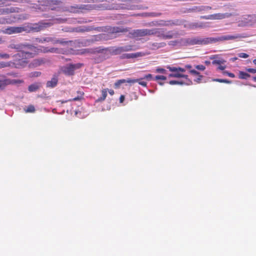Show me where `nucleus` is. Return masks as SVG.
I'll return each mask as SVG.
<instances>
[{
	"mask_svg": "<svg viewBox=\"0 0 256 256\" xmlns=\"http://www.w3.org/2000/svg\"><path fill=\"white\" fill-rule=\"evenodd\" d=\"M138 82H138L140 85L144 86V87H146V84H147V83L146 82H144V81H142V79L141 78H138V79H137Z\"/></svg>",
	"mask_w": 256,
	"mask_h": 256,
	"instance_id": "nucleus-31",
	"label": "nucleus"
},
{
	"mask_svg": "<svg viewBox=\"0 0 256 256\" xmlns=\"http://www.w3.org/2000/svg\"><path fill=\"white\" fill-rule=\"evenodd\" d=\"M83 66L82 64L77 63L75 64H69L61 68L60 71L67 76H72L74 74V70L79 69Z\"/></svg>",
	"mask_w": 256,
	"mask_h": 256,
	"instance_id": "nucleus-8",
	"label": "nucleus"
},
{
	"mask_svg": "<svg viewBox=\"0 0 256 256\" xmlns=\"http://www.w3.org/2000/svg\"><path fill=\"white\" fill-rule=\"evenodd\" d=\"M62 30L67 32H74V27L67 26L62 29Z\"/></svg>",
	"mask_w": 256,
	"mask_h": 256,
	"instance_id": "nucleus-27",
	"label": "nucleus"
},
{
	"mask_svg": "<svg viewBox=\"0 0 256 256\" xmlns=\"http://www.w3.org/2000/svg\"><path fill=\"white\" fill-rule=\"evenodd\" d=\"M10 66V64L8 62H0V68L8 67Z\"/></svg>",
	"mask_w": 256,
	"mask_h": 256,
	"instance_id": "nucleus-30",
	"label": "nucleus"
},
{
	"mask_svg": "<svg viewBox=\"0 0 256 256\" xmlns=\"http://www.w3.org/2000/svg\"><path fill=\"white\" fill-rule=\"evenodd\" d=\"M152 75L151 74H146V76H144L142 78V79H146L148 80H150L152 78Z\"/></svg>",
	"mask_w": 256,
	"mask_h": 256,
	"instance_id": "nucleus-40",
	"label": "nucleus"
},
{
	"mask_svg": "<svg viewBox=\"0 0 256 256\" xmlns=\"http://www.w3.org/2000/svg\"><path fill=\"white\" fill-rule=\"evenodd\" d=\"M212 8L210 6H194L192 8H186L184 12H198L205 11H208L211 10Z\"/></svg>",
	"mask_w": 256,
	"mask_h": 256,
	"instance_id": "nucleus-11",
	"label": "nucleus"
},
{
	"mask_svg": "<svg viewBox=\"0 0 256 256\" xmlns=\"http://www.w3.org/2000/svg\"><path fill=\"white\" fill-rule=\"evenodd\" d=\"M238 56L240 58H246L248 56V55L246 53L242 52V53L238 54Z\"/></svg>",
	"mask_w": 256,
	"mask_h": 256,
	"instance_id": "nucleus-36",
	"label": "nucleus"
},
{
	"mask_svg": "<svg viewBox=\"0 0 256 256\" xmlns=\"http://www.w3.org/2000/svg\"><path fill=\"white\" fill-rule=\"evenodd\" d=\"M152 46L156 47V48H161L166 46L165 42H154L152 44Z\"/></svg>",
	"mask_w": 256,
	"mask_h": 256,
	"instance_id": "nucleus-24",
	"label": "nucleus"
},
{
	"mask_svg": "<svg viewBox=\"0 0 256 256\" xmlns=\"http://www.w3.org/2000/svg\"><path fill=\"white\" fill-rule=\"evenodd\" d=\"M212 14L208 15V16H200V18L201 19H204V20H212Z\"/></svg>",
	"mask_w": 256,
	"mask_h": 256,
	"instance_id": "nucleus-37",
	"label": "nucleus"
},
{
	"mask_svg": "<svg viewBox=\"0 0 256 256\" xmlns=\"http://www.w3.org/2000/svg\"><path fill=\"white\" fill-rule=\"evenodd\" d=\"M65 21H66V20H64V19H62V18H60V22H64Z\"/></svg>",
	"mask_w": 256,
	"mask_h": 256,
	"instance_id": "nucleus-58",
	"label": "nucleus"
},
{
	"mask_svg": "<svg viewBox=\"0 0 256 256\" xmlns=\"http://www.w3.org/2000/svg\"><path fill=\"white\" fill-rule=\"evenodd\" d=\"M184 82L182 81L178 80H170L169 82V84L171 85L174 84H183Z\"/></svg>",
	"mask_w": 256,
	"mask_h": 256,
	"instance_id": "nucleus-28",
	"label": "nucleus"
},
{
	"mask_svg": "<svg viewBox=\"0 0 256 256\" xmlns=\"http://www.w3.org/2000/svg\"><path fill=\"white\" fill-rule=\"evenodd\" d=\"M41 84L40 83H34L29 86L28 90L30 92H36L38 90Z\"/></svg>",
	"mask_w": 256,
	"mask_h": 256,
	"instance_id": "nucleus-19",
	"label": "nucleus"
},
{
	"mask_svg": "<svg viewBox=\"0 0 256 256\" xmlns=\"http://www.w3.org/2000/svg\"><path fill=\"white\" fill-rule=\"evenodd\" d=\"M246 71L248 72L252 73V74L256 73V68H246Z\"/></svg>",
	"mask_w": 256,
	"mask_h": 256,
	"instance_id": "nucleus-42",
	"label": "nucleus"
},
{
	"mask_svg": "<svg viewBox=\"0 0 256 256\" xmlns=\"http://www.w3.org/2000/svg\"><path fill=\"white\" fill-rule=\"evenodd\" d=\"M161 15V13H152V16H158Z\"/></svg>",
	"mask_w": 256,
	"mask_h": 256,
	"instance_id": "nucleus-52",
	"label": "nucleus"
},
{
	"mask_svg": "<svg viewBox=\"0 0 256 256\" xmlns=\"http://www.w3.org/2000/svg\"><path fill=\"white\" fill-rule=\"evenodd\" d=\"M36 111L34 106L33 105H29L26 108H24V112L26 113L34 112Z\"/></svg>",
	"mask_w": 256,
	"mask_h": 256,
	"instance_id": "nucleus-23",
	"label": "nucleus"
},
{
	"mask_svg": "<svg viewBox=\"0 0 256 256\" xmlns=\"http://www.w3.org/2000/svg\"><path fill=\"white\" fill-rule=\"evenodd\" d=\"M158 33L159 34L160 32L158 28H144L132 30L129 32V34L132 37L137 38V40L142 41L144 39L139 38L157 34Z\"/></svg>",
	"mask_w": 256,
	"mask_h": 256,
	"instance_id": "nucleus-5",
	"label": "nucleus"
},
{
	"mask_svg": "<svg viewBox=\"0 0 256 256\" xmlns=\"http://www.w3.org/2000/svg\"><path fill=\"white\" fill-rule=\"evenodd\" d=\"M176 22H173L172 20L168 21L167 23H165L164 24H158V25L160 26H172V25H176L177 24Z\"/></svg>",
	"mask_w": 256,
	"mask_h": 256,
	"instance_id": "nucleus-25",
	"label": "nucleus"
},
{
	"mask_svg": "<svg viewBox=\"0 0 256 256\" xmlns=\"http://www.w3.org/2000/svg\"><path fill=\"white\" fill-rule=\"evenodd\" d=\"M252 78L254 81L256 82V76H254Z\"/></svg>",
	"mask_w": 256,
	"mask_h": 256,
	"instance_id": "nucleus-60",
	"label": "nucleus"
},
{
	"mask_svg": "<svg viewBox=\"0 0 256 256\" xmlns=\"http://www.w3.org/2000/svg\"><path fill=\"white\" fill-rule=\"evenodd\" d=\"M226 66H218V69L220 70H224L225 68H226Z\"/></svg>",
	"mask_w": 256,
	"mask_h": 256,
	"instance_id": "nucleus-49",
	"label": "nucleus"
},
{
	"mask_svg": "<svg viewBox=\"0 0 256 256\" xmlns=\"http://www.w3.org/2000/svg\"><path fill=\"white\" fill-rule=\"evenodd\" d=\"M82 98V96H77V97H76L74 98H73L72 99H70L68 100H66V101H62V103H64V102H67L68 101H78V100H81Z\"/></svg>",
	"mask_w": 256,
	"mask_h": 256,
	"instance_id": "nucleus-32",
	"label": "nucleus"
},
{
	"mask_svg": "<svg viewBox=\"0 0 256 256\" xmlns=\"http://www.w3.org/2000/svg\"><path fill=\"white\" fill-rule=\"evenodd\" d=\"M160 85H162L163 84V83L162 82H158Z\"/></svg>",
	"mask_w": 256,
	"mask_h": 256,
	"instance_id": "nucleus-63",
	"label": "nucleus"
},
{
	"mask_svg": "<svg viewBox=\"0 0 256 256\" xmlns=\"http://www.w3.org/2000/svg\"><path fill=\"white\" fill-rule=\"evenodd\" d=\"M138 82L137 79H131V78H127L126 79V82L130 83V84H134L136 82Z\"/></svg>",
	"mask_w": 256,
	"mask_h": 256,
	"instance_id": "nucleus-33",
	"label": "nucleus"
},
{
	"mask_svg": "<svg viewBox=\"0 0 256 256\" xmlns=\"http://www.w3.org/2000/svg\"><path fill=\"white\" fill-rule=\"evenodd\" d=\"M120 48H122V47H120Z\"/></svg>",
	"mask_w": 256,
	"mask_h": 256,
	"instance_id": "nucleus-64",
	"label": "nucleus"
},
{
	"mask_svg": "<svg viewBox=\"0 0 256 256\" xmlns=\"http://www.w3.org/2000/svg\"><path fill=\"white\" fill-rule=\"evenodd\" d=\"M102 96L101 97L99 98L96 100V102L104 101L106 99V96H107V90H106V89H103L102 90Z\"/></svg>",
	"mask_w": 256,
	"mask_h": 256,
	"instance_id": "nucleus-22",
	"label": "nucleus"
},
{
	"mask_svg": "<svg viewBox=\"0 0 256 256\" xmlns=\"http://www.w3.org/2000/svg\"><path fill=\"white\" fill-rule=\"evenodd\" d=\"M148 53L142 52H136L134 53L130 54H122L120 56L121 58H137L138 57H142L148 54Z\"/></svg>",
	"mask_w": 256,
	"mask_h": 256,
	"instance_id": "nucleus-13",
	"label": "nucleus"
},
{
	"mask_svg": "<svg viewBox=\"0 0 256 256\" xmlns=\"http://www.w3.org/2000/svg\"><path fill=\"white\" fill-rule=\"evenodd\" d=\"M186 68H192V66H190V65H188V66H186Z\"/></svg>",
	"mask_w": 256,
	"mask_h": 256,
	"instance_id": "nucleus-61",
	"label": "nucleus"
},
{
	"mask_svg": "<svg viewBox=\"0 0 256 256\" xmlns=\"http://www.w3.org/2000/svg\"><path fill=\"white\" fill-rule=\"evenodd\" d=\"M95 8L96 6L94 4H75L68 7V10L70 12L78 13V10H90Z\"/></svg>",
	"mask_w": 256,
	"mask_h": 256,
	"instance_id": "nucleus-9",
	"label": "nucleus"
},
{
	"mask_svg": "<svg viewBox=\"0 0 256 256\" xmlns=\"http://www.w3.org/2000/svg\"><path fill=\"white\" fill-rule=\"evenodd\" d=\"M35 73L36 74V76H38L40 74V72H36Z\"/></svg>",
	"mask_w": 256,
	"mask_h": 256,
	"instance_id": "nucleus-56",
	"label": "nucleus"
},
{
	"mask_svg": "<svg viewBox=\"0 0 256 256\" xmlns=\"http://www.w3.org/2000/svg\"><path fill=\"white\" fill-rule=\"evenodd\" d=\"M212 63L214 64H220L222 63V62L220 60H214L212 61Z\"/></svg>",
	"mask_w": 256,
	"mask_h": 256,
	"instance_id": "nucleus-46",
	"label": "nucleus"
},
{
	"mask_svg": "<svg viewBox=\"0 0 256 256\" xmlns=\"http://www.w3.org/2000/svg\"><path fill=\"white\" fill-rule=\"evenodd\" d=\"M214 80L216 82H224V83H226V84H230L231 82L230 80H224V79L217 78V79H215Z\"/></svg>",
	"mask_w": 256,
	"mask_h": 256,
	"instance_id": "nucleus-29",
	"label": "nucleus"
},
{
	"mask_svg": "<svg viewBox=\"0 0 256 256\" xmlns=\"http://www.w3.org/2000/svg\"><path fill=\"white\" fill-rule=\"evenodd\" d=\"M168 44L172 46H182V39L169 42Z\"/></svg>",
	"mask_w": 256,
	"mask_h": 256,
	"instance_id": "nucleus-21",
	"label": "nucleus"
},
{
	"mask_svg": "<svg viewBox=\"0 0 256 256\" xmlns=\"http://www.w3.org/2000/svg\"><path fill=\"white\" fill-rule=\"evenodd\" d=\"M224 74H227L228 76L230 77V78H234L235 77V75L233 74V73H231V72H224Z\"/></svg>",
	"mask_w": 256,
	"mask_h": 256,
	"instance_id": "nucleus-44",
	"label": "nucleus"
},
{
	"mask_svg": "<svg viewBox=\"0 0 256 256\" xmlns=\"http://www.w3.org/2000/svg\"><path fill=\"white\" fill-rule=\"evenodd\" d=\"M208 27L207 23L204 22H192L188 24V28L190 29H194L197 28H205Z\"/></svg>",
	"mask_w": 256,
	"mask_h": 256,
	"instance_id": "nucleus-14",
	"label": "nucleus"
},
{
	"mask_svg": "<svg viewBox=\"0 0 256 256\" xmlns=\"http://www.w3.org/2000/svg\"><path fill=\"white\" fill-rule=\"evenodd\" d=\"M178 72H184L186 70L182 68L178 67Z\"/></svg>",
	"mask_w": 256,
	"mask_h": 256,
	"instance_id": "nucleus-50",
	"label": "nucleus"
},
{
	"mask_svg": "<svg viewBox=\"0 0 256 256\" xmlns=\"http://www.w3.org/2000/svg\"><path fill=\"white\" fill-rule=\"evenodd\" d=\"M58 82V76L54 74L50 80L47 82L46 86L47 88H52L56 86Z\"/></svg>",
	"mask_w": 256,
	"mask_h": 256,
	"instance_id": "nucleus-16",
	"label": "nucleus"
},
{
	"mask_svg": "<svg viewBox=\"0 0 256 256\" xmlns=\"http://www.w3.org/2000/svg\"><path fill=\"white\" fill-rule=\"evenodd\" d=\"M156 72L160 73L166 74V70L162 68H158L156 70Z\"/></svg>",
	"mask_w": 256,
	"mask_h": 256,
	"instance_id": "nucleus-41",
	"label": "nucleus"
},
{
	"mask_svg": "<svg viewBox=\"0 0 256 256\" xmlns=\"http://www.w3.org/2000/svg\"><path fill=\"white\" fill-rule=\"evenodd\" d=\"M196 68L198 70H204L206 67L204 65H197L196 66Z\"/></svg>",
	"mask_w": 256,
	"mask_h": 256,
	"instance_id": "nucleus-39",
	"label": "nucleus"
},
{
	"mask_svg": "<svg viewBox=\"0 0 256 256\" xmlns=\"http://www.w3.org/2000/svg\"><path fill=\"white\" fill-rule=\"evenodd\" d=\"M4 2H6V0H0V4H4Z\"/></svg>",
	"mask_w": 256,
	"mask_h": 256,
	"instance_id": "nucleus-54",
	"label": "nucleus"
},
{
	"mask_svg": "<svg viewBox=\"0 0 256 256\" xmlns=\"http://www.w3.org/2000/svg\"><path fill=\"white\" fill-rule=\"evenodd\" d=\"M190 74H194V75H196V76H198L199 74H200L199 72H197L196 70H190Z\"/></svg>",
	"mask_w": 256,
	"mask_h": 256,
	"instance_id": "nucleus-45",
	"label": "nucleus"
},
{
	"mask_svg": "<svg viewBox=\"0 0 256 256\" xmlns=\"http://www.w3.org/2000/svg\"><path fill=\"white\" fill-rule=\"evenodd\" d=\"M174 74V78H184L186 79L188 78V76L187 75H184L183 74H181L179 73V72H175Z\"/></svg>",
	"mask_w": 256,
	"mask_h": 256,
	"instance_id": "nucleus-26",
	"label": "nucleus"
},
{
	"mask_svg": "<svg viewBox=\"0 0 256 256\" xmlns=\"http://www.w3.org/2000/svg\"><path fill=\"white\" fill-rule=\"evenodd\" d=\"M169 77H170V78L174 77V74H169Z\"/></svg>",
	"mask_w": 256,
	"mask_h": 256,
	"instance_id": "nucleus-55",
	"label": "nucleus"
},
{
	"mask_svg": "<svg viewBox=\"0 0 256 256\" xmlns=\"http://www.w3.org/2000/svg\"><path fill=\"white\" fill-rule=\"evenodd\" d=\"M2 38H0V44H2Z\"/></svg>",
	"mask_w": 256,
	"mask_h": 256,
	"instance_id": "nucleus-62",
	"label": "nucleus"
},
{
	"mask_svg": "<svg viewBox=\"0 0 256 256\" xmlns=\"http://www.w3.org/2000/svg\"><path fill=\"white\" fill-rule=\"evenodd\" d=\"M50 25L51 24L50 23L44 22L42 21L38 23L30 24L25 26V28H26V32H38L44 30V28L50 26Z\"/></svg>",
	"mask_w": 256,
	"mask_h": 256,
	"instance_id": "nucleus-6",
	"label": "nucleus"
},
{
	"mask_svg": "<svg viewBox=\"0 0 256 256\" xmlns=\"http://www.w3.org/2000/svg\"><path fill=\"white\" fill-rule=\"evenodd\" d=\"M124 100V95H121L120 98V103L122 102Z\"/></svg>",
	"mask_w": 256,
	"mask_h": 256,
	"instance_id": "nucleus-48",
	"label": "nucleus"
},
{
	"mask_svg": "<svg viewBox=\"0 0 256 256\" xmlns=\"http://www.w3.org/2000/svg\"><path fill=\"white\" fill-rule=\"evenodd\" d=\"M36 52H24L22 50L18 51V52L14 55L12 54L7 53H0V58L2 59H8L10 56L14 58V60L16 61L17 64H23L27 63L26 60L29 58H33L36 55Z\"/></svg>",
	"mask_w": 256,
	"mask_h": 256,
	"instance_id": "nucleus-4",
	"label": "nucleus"
},
{
	"mask_svg": "<svg viewBox=\"0 0 256 256\" xmlns=\"http://www.w3.org/2000/svg\"><path fill=\"white\" fill-rule=\"evenodd\" d=\"M7 1H12V2H20V3L28 2V0H6V2Z\"/></svg>",
	"mask_w": 256,
	"mask_h": 256,
	"instance_id": "nucleus-35",
	"label": "nucleus"
},
{
	"mask_svg": "<svg viewBox=\"0 0 256 256\" xmlns=\"http://www.w3.org/2000/svg\"><path fill=\"white\" fill-rule=\"evenodd\" d=\"M256 24V14L244 16L238 22V26L244 27L252 26Z\"/></svg>",
	"mask_w": 256,
	"mask_h": 256,
	"instance_id": "nucleus-7",
	"label": "nucleus"
},
{
	"mask_svg": "<svg viewBox=\"0 0 256 256\" xmlns=\"http://www.w3.org/2000/svg\"><path fill=\"white\" fill-rule=\"evenodd\" d=\"M124 49H44V52H53L64 54H90L96 62L98 63L108 58L111 55L120 54Z\"/></svg>",
	"mask_w": 256,
	"mask_h": 256,
	"instance_id": "nucleus-3",
	"label": "nucleus"
},
{
	"mask_svg": "<svg viewBox=\"0 0 256 256\" xmlns=\"http://www.w3.org/2000/svg\"><path fill=\"white\" fill-rule=\"evenodd\" d=\"M198 76V78H197V79L195 80H194L196 82H200L202 78V76L200 74H199Z\"/></svg>",
	"mask_w": 256,
	"mask_h": 256,
	"instance_id": "nucleus-47",
	"label": "nucleus"
},
{
	"mask_svg": "<svg viewBox=\"0 0 256 256\" xmlns=\"http://www.w3.org/2000/svg\"><path fill=\"white\" fill-rule=\"evenodd\" d=\"M250 75L246 72L240 71L238 72V78L242 80H246L250 78Z\"/></svg>",
	"mask_w": 256,
	"mask_h": 256,
	"instance_id": "nucleus-20",
	"label": "nucleus"
},
{
	"mask_svg": "<svg viewBox=\"0 0 256 256\" xmlns=\"http://www.w3.org/2000/svg\"><path fill=\"white\" fill-rule=\"evenodd\" d=\"M84 2H88V3H90V2H94V0H84Z\"/></svg>",
	"mask_w": 256,
	"mask_h": 256,
	"instance_id": "nucleus-51",
	"label": "nucleus"
},
{
	"mask_svg": "<svg viewBox=\"0 0 256 256\" xmlns=\"http://www.w3.org/2000/svg\"><path fill=\"white\" fill-rule=\"evenodd\" d=\"M10 84V80L6 78L3 75H0V88H4L6 86Z\"/></svg>",
	"mask_w": 256,
	"mask_h": 256,
	"instance_id": "nucleus-18",
	"label": "nucleus"
},
{
	"mask_svg": "<svg viewBox=\"0 0 256 256\" xmlns=\"http://www.w3.org/2000/svg\"><path fill=\"white\" fill-rule=\"evenodd\" d=\"M158 30L160 33L157 34L156 35L159 37L162 38L163 39L178 38L180 36L178 32L176 30H170L165 33L163 31L160 32L159 29Z\"/></svg>",
	"mask_w": 256,
	"mask_h": 256,
	"instance_id": "nucleus-10",
	"label": "nucleus"
},
{
	"mask_svg": "<svg viewBox=\"0 0 256 256\" xmlns=\"http://www.w3.org/2000/svg\"><path fill=\"white\" fill-rule=\"evenodd\" d=\"M78 22L80 24H82V23H86V21H85V22L84 21H78Z\"/></svg>",
	"mask_w": 256,
	"mask_h": 256,
	"instance_id": "nucleus-57",
	"label": "nucleus"
},
{
	"mask_svg": "<svg viewBox=\"0 0 256 256\" xmlns=\"http://www.w3.org/2000/svg\"><path fill=\"white\" fill-rule=\"evenodd\" d=\"M249 32L234 33L221 35L216 37H205L202 36H193L182 38V46L194 45H207L228 40L238 41L252 36Z\"/></svg>",
	"mask_w": 256,
	"mask_h": 256,
	"instance_id": "nucleus-2",
	"label": "nucleus"
},
{
	"mask_svg": "<svg viewBox=\"0 0 256 256\" xmlns=\"http://www.w3.org/2000/svg\"><path fill=\"white\" fill-rule=\"evenodd\" d=\"M156 80H166V78L164 76H156L155 77Z\"/></svg>",
	"mask_w": 256,
	"mask_h": 256,
	"instance_id": "nucleus-34",
	"label": "nucleus"
},
{
	"mask_svg": "<svg viewBox=\"0 0 256 256\" xmlns=\"http://www.w3.org/2000/svg\"><path fill=\"white\" fill-rule=\"evenodd\" d=\"M18 8H17L11 7L10 8H0V15L3 14H8L9 13L18 12Z\"/></svg>",
	"mask_w": 256,
	"mask_h": 256,
	"instance_id": "nucleus-17",
	"label": "nucleus"
},
{
	"mask_svg": "<svg viewBox=\"0 0 256 256\" xmlns=\"http://www.w3.org/2000/svg\"><path fill=\"white\" fill-rule=\"evenodd\" d=\"M211 18H212V20H222L226 18H228L232 16V14L230 13H218L216 14H212Z\"/></svg>",
	"mask_w": 256,
	"mask_h": 256,
	"instance_id": "nucleus-15",
	"label": "nucleus"
},
{
	"mask_svg": "<svg viewBox=\"0 0 256 256\" xmlns=\"http://www.w3.org/2000/svg\"><path fill=\"white\" fill-rule=\"evenodd\" d=\"M109 94H110V95H113L114 94V90H110L109 91Z\"/></svg>",
	"mask_w": 256,
	"mask_h": 256,
	"instance_id": "nucleus-53",
	"label": "nucleus"
},
{
	"mask_svg": "<svg viewBox=\"0 0 256 256\" xmlns=\"http://www.w3.org/2000/svg\"><path fill=\"white\" fill-rule=\"evenodd\" d=\"M26 28H25V26H9L6 29L5 32L8 34H12L26 32Z\"/></svg>",
	"mask_w": 256,
	"mask_h": 256,
	"instance_id": "nucleus-12",
	"label": "nucleus"
},
{
	"mask_svg": "<svg viewBox=\"0 0 256 256\" xmlns=\"http://www.w3.org/2000/svg\"><path fill=\"white\" fill-rule=\"evenodd\" d=\"M104 32L98 35L94 36L88 39H78L74 40H66L64 38H56L52 37L36 38L32 42H24L18 44H12L10 48H37L35 46L37 43L51 42L54 44H60L62 46L72 47H84L90 46L95 42L107 40L116 38L120 32H128L127 28L120 27H94L92 26H82L74 27V32H84L92 30Z\"/></svg>",
	"mask_w": 256,
	"mask_h": 256,
	"instance_id": "nucleus-1",
	"label": "nucleus"
},
{
	"mask_svg": "<svg viewBox=\"0 0 256 256\" xmlns=\"http://www.w3.org/2000/svg\"><path fill=\"white\" fill-rule=\"evenodd\" d=\"M167 68L170 71L172 72H178V68L176 67H170L168 66Z\"/></svg>",
	"mask_w": 256,
	"mask_h": 256,
	"instance_id": "nucleus-38",
	"label": "nucleus"
},
{
	"mask_svg": "<svg viewBox=\"0 0 256 256\" xmlns=\"http://www.w3.org/2000/svg\"><path fill=\"white\" fill-rule=\"evenodd\" d=\"M124 82H126V80H125V79L120 80H118L115 84L116 86H118V85L120 84H123V83H124Z\"/></svg>",
	"mask_w": 256,
	"mask_h": 256,
	"instance_id": "nucleus-43",
	"label": "nucleus"
},
{
	"mask_svg": "<svg viewBox=\"0 0 256 256\" xmlns=\"http://www.w3.org/2000/svg\"><path fill=\"white\" fill-rule=\"evenodd\" d=\"M252 62L255 65H256V59L254 60Z\"/></svg>",
	"mask_w": 256,
	"mask_h": 256,
	"instance_id": "nucleus-59",
	"label": "nucleus"
}]
</instances>
